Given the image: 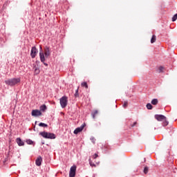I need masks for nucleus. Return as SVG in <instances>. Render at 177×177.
Wrapping results in <instances>:
<instances>
[{
  "label": "nucleus",
  "mask_w": 177,
  "mask_h": 177,
  "mask_svg": "<svg viewBox=\"0 0 177 177\" xmlns=\"http://www.w3.org/2000/svg\"><path fill=\"white\" fill-rule=\"evenodd\" d=\"M82 86L86 88V89H88V83H86V82H84L81 84Z\"/></svg>",
  "instance_id": "19"
},
{
  "label": "nucleus",
  "mask_w": 177,
  "mask_h": 177,
  "mask_svg": "<svg viewBox=\"0 0 177 177\" xmlns=\"http://www.w3.org/2000/svg\"><path fill=\"white\" fill-rule=\"evenodd\" d=\"M88 162H89L91 167H96V165H95V163H93V162H92V160H91V158L88 159Z\"/></svg>",
  "instance_id": "21"
},
{
  "label": "nucleus",
  "mask_w": 177,
  "mask_h": 177,
  "mask_svg": "<svg viewBox=\"0 0 177 177\" xmlns=\"http://www.w3.org/2000/svg\"><path fill=\"white\" fill-rule=\"evenodd\" d=\"M156 39H157V37L155 35H153L151 39V44H154Z\"/></svg>",
  "instance_id": "16"
},
{
  "label": "nucleus",
  "mask_w": 177,
  "mask_h": 177,
  "mask_svg": "<svg viewBox=\"0 0 177 177\" xmlns=\"http://www.w3.org/2000/svg\"><path fill=\"white\" fill-rule=\"evenodd\" d=\"M164 71V67L160 66L158 68V73H162Z\"/></svg>",
  "instance_id": "25"
},
{
  "label": "nucleus",
  "mask_w": 177,
  "mask_h": 177,
  "mask_svg": "<svg viewBox=\"0 0 177 177\" xmlns=\"http://www.w3.org/2000/svg\"><path fill=\"white\" fill-rule=\"evenodd\" d=\"M99 113V111L97 110L94 111L92 113V118H93V120H95V118H96V115H97V113Z\"/></svg>",
  "instance_id": "15"
},
{
  "label": "nucleus",
  "mask_w": 177,
  "mask_h": 177,
  "mask_svg": "<svg viewBox=\"0 0 177 177\" xmlns=\"http://www.w3.org/2000/svg\"><path fill=\"white\" fill-rule=\"evenodd\" d=\"M155 118L157 120V121H164L163 127H167V125L169 124L168 121L167 120V117L163 115H155Z\"/></svg>",
  "instance_id": "3"
},
{
  "label": "nucleus",
  "mask_w": 177,
  "mask_h": 177,
  "mask_svg": "<svg viewBox=\"0 0 177 177\" xmlns=\"http://www.w3.org/2000/svg\"><path fill=\"white\" fill-rule=\"evenodd\" d=\"M123 107L125 109L126 107H128V102L125 101L123 104Z\"/></svg>",
  "instance_id": "27"
},
{
  "label": "nucleus",
  "mask_w": 177,
  "mask_h": 177,
  "mask_svg": "<svg viewBox=\"0 0 177 177\" xmlns=\"http://www.w3.org/2000/svg\"><path fill=\"white\" fill-rule=\"evenodd\" d=\"M75 172H77V166L73 165L70 169L69 177H75Z\"/></svg>",
  "instance_id": "7"
},
{
  "label": "nucleus",
  "mask_w": 177,
  "mask_h": 177,
  "mask_svg": "<svg viewBox=\"0 0 177 177\" xmlns=\"http://www.w3.org/2000/svg\"><path fill=\"white\" fill-rule=\"evenodd\" d=\"M91 140L92 143H95V142H96V140L95 139V137H91Z\"/></svg>",
  "instance_id": "28"
},
{
  "label": "nucleus",
  "mask_w": 177,
  "mask_h": 177,
  "mask_svg": "<svg viewBox=\"0 0 177 177\" xmlns=\"http://www.w3.org/2000/svg\"><path fill=\"white\" fill-rule=\"evenodd\" d=\"M44 55L46 57H48L49 56H50V49L49 48V47L48 46L45 47Z\"/></svg>",
  "instance_id": "10"
},
{
  "label": "nucleus",
  "mask_w": 177,
  "mask_h": 177,
  "mask_svg": "<svg viewBox=\"0 0 177 177\" xmlns=\"http://www.w3.org/2000/svg\"><path fill=\"white\" fill-rule=\"evenodd\" d=\"M38 54V49H37V47L33 46L31 48V51H30V57H32V59H35V57L37 56V55Z\"/></svg>",
  "instance_id": "5"
},
{
  "label": "nucleus",
  "mask_w": 177,
  "mask_h": 177,
  "mask_svg": "<svg viewBox=\"0 0 177 177\" xmlns=\"http://www.w3.org/2000/svg\"><path fill=\"white\" fill-rule=\"evenodd\" d=\"M80 95L78 94V88L75 90V97H78Z\"/></svg>",
  "instance_id": "26"
},
{
  "label": "nucleus",
  "mask_w": 177,
  "mask_h": 177,
  "mask_svg": "<svg viewBox=\"0 0 177 177\" xmlns=\"http://www.w3.org/2000/svg\"><path fill=\"white\" fill-rule=\"evenodd\" d=\"M138 123L136 122H133V124H131V127H135V125H136Z\"/></svg>",
  "instance_id": "30"
},
{
  "label": "nucleus",
  "mask_w": 177,
  "mask_h": 177,
  "mask_svg": "<svg viewBox=\"0 0 177 177\" xmlns=\"http://www.w3.org/2000/svg\"><path fill=\"white\" fill-rule=\"evenodd\" d=\"M59 103L61 104L62 109H66L68 103V97L67 96H63L59 99Z\"/></svg>",
  "instance_id": "4"
},
{
  "label": "nucleus",
  "mask_w": 177,
  "mask_h": 177,
  "mask_svg": "<svg viewBox=\"0 0 177 177\" xmlns=\"http://www.w3.org/2000/svg\"><path fill=\"white\" fill-rule=\"evenodd\" d=\"M149 172V167H145L144 168V174H147Z\"/></svg>",
  "instance_id": "23"
},
{
  "label": "nucleus",
  "mask_w": 177,
  "mask_h": 177,
  "mask_svg": "<svg viewBox=\"0 0 177 177\" xmlns=\"http://www.w3.org/2000/svg\"><path fill=\"white\" fill-rule=\"evenodd\" d=\"M32 117H39V115H42V113L38 109H35L32 111Z\"/></svg>",
  "instance_id": "8"
},
{
  "label": "nucleus",
  "mask_w": 177,
  "mask_h": 177,
  "mask_svg": "<svg viewBox=\"0 0 177 177\" xmlns=\"http://www.w3.org/2000/svg\"><path fill=\"white\" fill-rule=\"evenodd\" d=\"M39 57H40V62H41V63H44V62H45V54H44V52H42L41 46H40Z\"/></svg>",
  "instance_id": "9"
},
{
  "label": "nucleus",
  "mask_w": 177,
  "mask_h": 177,
  "mask_svg": "<svg viewBox=\"0 0 177 177\" xmlns=\"http://www.w3.org/2000/svg\"><path fill=\"white\" fill-rule=\"evenodd\" d=\"M39 109H40V111H45L47 109L46 105L43 104V105L40 106Z\"/></svg>",
  "instance_id": "17"
},
{
  "label": "nucleus",
  "mask_w": 177,
  "mask_h": 177,
  "mask_svg": "<svg viewBox=\"0 0 177 177\" xmlns=\"http://www.w3.org/2000/svg\"><path fill=\"white\" fill-rule=\"evenodd\" d=\"M147 109H148V110H151L153 109V105H151L150 103H148L147 104Z\"/></svg>",
  "instance_id": "20"
},
{
  "label": "nucleus",
  "mask_w": 177,
  "mask_h": 177,
  "mask_svg": "<svg viewBox=\"0 0 177 177\" xmlns=\"http://www.w3.org/2000/svg\"><path fill=\"white\" fill-rule=\"evenodd\" d=\"M20 78H12L5 80L6 85H8L9 86H15V85H17L20 82Z\"/></svg>",
  "instance_id": "1"
},
{
  "label": "nucleus",
  "mask_w": 177,
  "mask_h": 177,
  "mask_svg": "<svg viewBox=\"0 0 177 177\" xmlns=\"http://www.w3.org/2000/svg\"><path fill=\"white\" fill-rule=\"evenodd\" d=\"M16 142H17L18 146H24V142H23V140H21V138H17L16 139Z\"/></svg>",
  "instance_id": "12"
},
{
  "label": "nucleus",
  "mask_w": 177,
  "mask_h": 177,
  "mask_svg": "<svg viewBox=\"0 0 177 177\" xmlns=\"http://www.w3.org/2000/svg\"><path fill=\"white\" fill-rule=\"evenodd\" d=\"M42 63H43V64H44V66H46L47 67L48 64H47V63H46V62H45V61H44V62H42Z\"/></svg>",
  "instance_id": "31"
},
{
  "label": "nucleus",
  "mask_w": 177,
  "mask_h": 177,
  "mask_svg": "<svg viewBox=\"0 0 177 177\" xmlns=\"http://www.w3.org/2000/svg\"><path fill=\"white\" fill-rule=\"evenodd\" d=\"M151 103L153 106H157V104H158V100L157 98L153 99Z\"/></svg>",
  "instance_id": "14"
},
{
  "label": "nucleus",
  "mask_w": 177,
  "mask_h": 177,
  "mask_svg": "<svg viewBox=\"0 0 177 177\" xmlns=\"http://www.w3.org/2000/svg\"><path fill=\"white\" fill-rule=\"evenodd\" d=\"M26 143L28 145H33L34 144V141L31 140H26Z\"/></svg>",
  "instance_id": "22"
},
{
  "label": "nucleus",
  "mask_w": 177,
  "mask_h": 177,
  "mask_svg": "<svg viewBox=\"0 0 177 177\" xmlns=\"http://www.w3.org/2000/svg\"><path fill=\"white\" fill-rule=\"evenodd\" d=\"M35 164L37 167H41V164H42V157L39 156L35 160Z\"/></svg>",
  "instance_id": "11"
},
{
  "label": "nucleus",
  "mask_w": 177,
  "mask_h": 177,
  "mask_svg": "<svg viewBox=\"0 0 177 177\" xmlns=\"http://www.w3.org/2000/svg\"><path fill=\"white\" fill-rule=\"evenodd\" d=\"M39 127H41L43 128H48V124L43 123V122H40L39 124Z\"/></svg>",
  "instance_id": "18"
},
{
  "label": "nucleus",
  "mask_w": 177,
  "mask_h": 177,
  "mask_svg": "<svg viewBox=\"0 0 177 177\" xmlns=\"http://www.w3.org/2000/svg\"><path fill=\"white\" fill-rule=\"evenodd\" d=\"M97 153H95L93 156V158H94V160H95V158H97Z\"/></svg>",
  "instance_id": "29"
},
{
  "label": "nucleus",
  "mask_w": 177,
  "mask_h": 177,
  "mask_svg": "<svg viewBox=\"0 0 177 177\" xmlns=\"http://www.w3.org/2000/svg\"><path fill=\"white\" fill-rule=\"evenodd\" d=\"M85 127H86V124L85 123H84L80 127L76 128L74 130L73 133H75V135H78V133H80V132H82V131L84 130V128H85Z\"/></svg>",
  "instance_id": "6"
},
{
  "label": "nucleus",
  "mask_w": 177,
  "mask_h": 177,
  "mask_svg": "<svg viewBox=\"0 0 177 177\" xmlns=\"http://www.w3.org/2000/svg\"><path fill=\"white\" fill-rule=\"evenodd\" d=\"M39 135L44 139H56V136L53 133H48L46 131L40 132Z\"/></svg>",
  "instance_id": "2"
},
{
  "label": "nucleus",
  "mask_w": 177,
  "mask_h": 177,
  "mask_svg": "<svg viewBox=\"0 0 177 177\" xmlns=\"http://www.w3.org/2000/svg\"><path fill=\"white\" fill-rule=\"evenodd\" d=\"M34 68H35L34 75H38V74H39V73H41V71L39 70V67L35 66Z\"/></svg>",
  "instance_id": "13"
},
{
  "label": "nucleus",
  "mask_w": 177,
  "mask_h": 177,
  "mask_svg": "<svg viewBox=\"0 0 177 177\" xmlns=\"http://www.w3.org/2000/svg\"><path fill=\"white\" fill-rule=\"evenodd\" d=\"M177 19V14H175L172 17V21H176Z\"/></svg>",
  "instance_id": "24"
}]
</instances>
